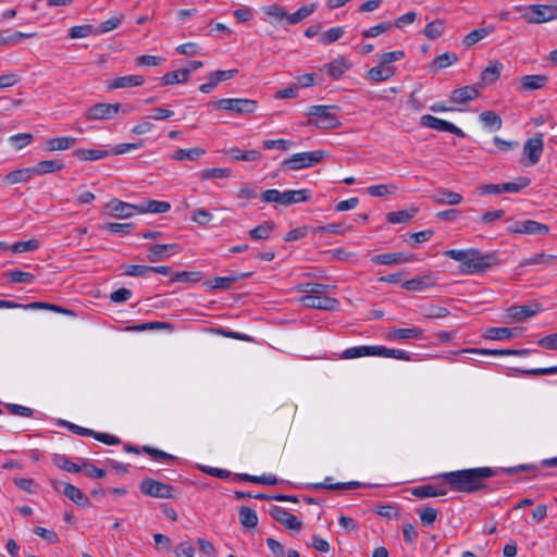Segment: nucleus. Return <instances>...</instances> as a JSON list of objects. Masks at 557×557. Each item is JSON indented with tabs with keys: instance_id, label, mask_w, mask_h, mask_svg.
<instances>
[{
	"instance_id": "obj_1",
	"label": "nucleus",
	"mask_w": 557,
	"mask_h": 557,
	"mask_svg": "<svg viewBox=\"0 0 557 557\" xmlns=\"http://www.w3.org/2000/svg\"><path fill=\"white\" fill-rule=\"evenodd\" d=\"M532 465H519L515 467H479L457 471L445 472L438 475L441 483L425 484L412 488L411 494L418 498L445 496L449 491L457 493L474 494L488 488L487 480L502 474L515 475L520 472L535 471Z\"/></svg>"
},
{
	"instance_id": "obj_2",
	"label": "nucleus",
	"mask_w": 557,
	"mask_h": 557,
	"mask_svg": "<svg viewBox=\"0 0 557 557\" xmlns=\"http://www.w3.org/2000/svg\"><path fill=\"white\" fill-rule=\"evenodd\" d=\"M444 255L460 262V273L475 274L495 268L499 264L496 252L483 253L479 249H449Z\"/></svg>"
},
{
	"instance_id": "obj_3",
	"label": "nucleus",
	"mask_w": 557,
	"mask_h": 557,
	"mask_svg": "<svg viewBox=\"0 0 557 557\" xmlns=\"http://www.w3.org/2000/svg\"><path fill=\"white\" fill-rule=\"evenodd\" d=\"M404 57L405 52L403 50H395L381 54L379 64L367 72L366 79L371 83H380L391 79L396 73V67L393 63L401 60Z\"/></svg>"
},
{
	"instance_id": "obj_4",
	"label": "nucleus",
	"mask_w": 557,
	"mask_h": 557,
	"mask_svg": "<svg viewBox=\"0 0 557 557\" xmlns=\"http://www.w3.org/2000/svg\"><path fill=\"white\" fill-rule=\"evenodd\" d=\"M336 106H311L308 110L309 125H314L322 129H334L341 126L339 117L336 113Z\"/></svg>"
},
{
	"instance_id": "obj_5",
	"label": "nucleus",
	"mask_w": 557,
	"mask_h": 557,
	"mask_svg": "<svg viewBox=\"0 0 557 557\" xmlns=\"http://www.w3.org/2000/svg\"><path fill=\"white\" fill-rule=\"evenodd\" d=\"M311 199L309 189H289L280 191L277 189H267L261 194V200L269 203H278L288 207L294 203L307 202Z\"/></svg>"
},
{
	"instance_id": "obj_6",
	"label": "nucleus",
	"mask_w": 557,
	"mask_h": 557,
	"mask_svg": "<svg viewBox=\"0 0 557 557\" xmlns=\"http://www.w3.org/2000/svg\"><path fill=\"white\" fill-rule=\"evenodd\" d=\"M521 17L527 23L541 24L557 18V7L552 4H530L522 9Z\"/></svg>"
},
{
	"instance_id": "obj_7",
	"label": "nucleus",
	"mask_w": 557,
	"mask_h": 557,
	"mask_svg": "<svg viewBox=\"0 0 557 557\" xmlns=\"http://www.w3.org/2000/svg\"><path fill=\"white\" fill-rule=\"evenodd\" d=\"M216 110L232 111L237 114H249L256 111L258 104L256 100L247 98H223L211 102Z\"/></svg>"
},
{
	"instance_id": "obj_8",
	"label": "nucleus",
	"mask_w": 557,
	"mask_h": 557,
	"mask_svg": "<svg viewBox=\"0 0 557 557\" xmlns=\"http://www.w3.org/2000/svg\"><path fill=\"white\" fill-rule=\"evenodd\" d=\"M324 158L323 150L305 151L295 153L282 162V166L288 170H301L320 163Z\"/></svg>"
},
{
	"instance_id": "obj_9",
	"label": "nucleus",
	"mask_w": 557,
	"mask_h": 557,
	"mask_svg": "<svg viewBox=\"0 0 557 557\" xmlns=\"http://www.w3.org/2000/svg\"><path fill=\"white\" fill-rule=\"evenodd\" d=\"M140 492L149 497L170 499L175 498V490L172 485L162 483L154 479H144L139 485Z\"/></svg>"
},
{
	"instance_id": "obj_10",
	"label": "nucleus",
	"mask_w": 557,
	"mask_h": 557,
	"mask_svg": "<svg viewBox=\"0 0 557 557\" xmlns=\"http://www.w3.org/2000/svg\"><path fill=\"white\" fill-rule=\"evenodd\" d=\"M121 104L120 103H96L91 106L85 112V117L88 121L96 120H111L117 115L120 112Z\"/></svg>"
},
{
	"instance_id": "obj_11",
	"label": "nucleus",
	"mask_w": 557,
	"mask_h": 557,
	"mask_svg": "<svg viewBox=\"0 0 557 557\" xmlns=\"http://www.w3.org/2000/svg\"><path fill=\"white\" fill-rule=\"evenodd\" d=\"M104 212L113 218L127 219L138 213V205H132L119 199H112L104 207Z\"/></svg>"
},
{
	"instance_id": "obj_12",
	"label": "nucleus",
	"mask_w": 557,
	"mask_h": 557,
	"mask_svg": "<svg viewBox=\"0 0 557 557\" xmlns=\"http://www.w3.org/2000/svg\"><path fill=\"white\" fill-rule=\"evenodd\" d=\"M421 124L425 127L441 131V132H448L451 134H455L458 137H465V133L461 128L457 127L455 124L438 119L431 114H425L421 117Z\"/></svg>"
},
{
	"instance_id": "obj_13",
	"label": "nucleus",
	"mask_w": 557,
	"mask_h": 557,
	"mask_svg": "<svg viewBox=\"0 0 557 557\" xmlns=\"http://www.w3.org/2000/svg\"><path fill=\"white\" fill-rule=\"evenodd\" d=\"M301 304L307 308L321 309V310H335L339 306L336 298L323 295H305L300 299Z\"/></svg>"
},
{
	"instance_id": "obj_14",
	"label": "nucleus",
	"mask_w": 557,
	"mask_h": 557,
	"mask_svg": "<svg viewBox=\"0 0 557 557\" xmlns=\"http://www.w3.org/2000/svg\"><path fill=\"white\" fill-rule=\"evenodd\" d=\"M269 513L274 520L282 523L288 530L299 531L302 527V522L283 507L272 506Z\"/></svg>"
},
{
	"instance_id": "obj_15",
	"label": "nucleus",
	"mask_w": 557,
	"mask_h": 557,
	"mask_svg": "<svg viewBox=\"0 0 557 557\" xmlns=\"http://www.w3.org/2000/svg\"><path fill=\"white\" fill-rule=\"evenodd\" d=\"M543 150H544V140H543L542 134H539L535 137L529 138L523 146V152L528 158V164L529 165L536 164L542 157Z\"/></svg>"
},
{
	"instance_id": "obj_16",
	"label": "nucleus",
	"mask_w": 557,
	"mask_h": 557,
	"mask_svg": "<svg viewBox=\"0 0 557 557\" xmlns=\"http://www.w3.org/2000/svg\"><path fill=\"white\" fill-rule=\"evenodd\" d=\"M413 260L412 256L406 252H389V253H380L375 255L371 258V261L375 264H401L408 263Z\"/></svg>"
},
{
	"instance_id": "obj_17",
	"label": "nucleus",
	"mask_w": 557,
	"mask_h": 557,
	"mask_svg": "<svg viewBox=\"0 0 557 557\" xmlns=\"http://www.w3.org/2000/svg\"><path fill=\"white\" fill-rule=\"evenodd\" d=\"M178 248L177 244H156L150 245L148 248L147 259L150 262H160L165 256L174 255Z\"/></svg>"
},
{
	"instance_id": "obj_18",
	"label": "nucleus",
	"mask_w": 557,
	"mask_h": 557,
	"mask_svg": "<svg viewBox=\"0 0 557 557\" xmlns=\"http://www.w3.org/2000/svg\"><path fill=\"white\" fill-rule=\"evenodd\" d=\"M530 352L529 349H482V348H468L459 350V354H475L482 356H527Z\"/></svg>"
},
{
	"instance_id": "obj_19",
	"label": "nucleus",
	"mask_w": 557,
	"mask_h": 557,
	"mask_svg": "<svg viewBox=\"0 0 557 557\" xmlns=\"http://www.w3.org/2000/svg\"><path fill=\"white\" fill-rule=\"evenodd\" d=\"M351 64L344 57L324 64L323 69L332 79H339L350 69Z\"/></svg>"
},
{
	"instance_id": "obj_20",
	"label": "nucleus",
	"mask_w": 557,
	"mask_h": 557,
	"mask_svg": "<svg viewBox=\"0 0 557 557\" xmlns=\"http://www.w3.org/2000/svg\"><path fill=\"white\" fill-rule=\"evenodd\" d=\"M379 355V346H355L343 350L341 354L342 359H356L368 356Z\"/></svg>"
},
{
	"instance_id": "obj_21",
	"label": "nucleus",
	"mask_w": 557,
	"mask_h": 557,
	"mask_svg": "<svg viewBox=\"0 0 557 557\" xmlns=\"http://www.w3.org/2000/svg\"><path fill=\"white\" fill-rule=\"evenodd\" d=\"M145 82L144 76L141 75H126V76H120L114 79H112L108 88L109 89H122V88H131V87H137L141 86Z\"/></svg>"
},
{
	"instance_id": "obj_22",
	"label": "nucleus",
	"mask_w": 557,
	"mask_h": 557,
	"mask_svg": "<svg viewBox=\"0 0 557 557\" xmlns=\"http://www.w3.org/2000/svg\"><path fill=\"white\" fill-rule=\"evenodd\" d=\"M423 337V330L420 327H409V329H392L387 333V339L389 341H406L409 338L420 339Z\"/></svg>"
},
{
	"instance_id": "obj_23",
	"label": "nucleus",
	"mask_w": 557,
	"mask_h": 557,
	"mask_svg": "<svg viewBox=\"0 0 557 557\" xmlns=\"http://www.w3.org/2000/svg\"><path fill=\"white\" fill-rule=\"evenodd\" d=\"M479 97V90L475 86H463L451 91L450 101L463 104Z\"/></svg>"
},
{
	"instance_id": "obj_24",
	"label": "nucleus",
	"mask_w": 557,
	"mask_h": 557,
	"mask_svg": "<svg viewBox=\"0 0 557 557\" xmlns=\"http://www.w3.org/2000/svg\"><path fill=\"white\" fill-rule=\"evenodd\" d=\"M62 493L74 502L77 506L88 507L90 506L89 498L75 485L71 483H62Z\"/></svg>"
},
{
	"instance_id": "obj_25",
	"label": "nucleus",
	"mask_w": 557,
	"mask_h": 557,
	"mask_svg": "<svg viewBox=\"0 0 557 557\" xmlns=\"http://www.w3.org/2000/svg\"><path fill=\"white\" fill-rule=\"evenodd\" d=\"M548 82V77L543 74L524 75L520 78L521 90H536L543 88Z\"/></svg>"
},
{
	"instance_id": "obj_26",
	"label": "nucleus",
	"mask_w": 557,
	"mask_h": 557,
	"mask_svg": "<svg viewBox=\"0 0 557 557\" xmlns=\"http://www.w3.org/2000/svg\"><path fill=\"white\" fill-rule=\"evenodd\" d=\"M76 141L75 137L70 136L50 138L45 143V150L48 152L64 151L72 148Z\"/></svg>"
},
{
	"instance_id": "obj_27",
	"label": "nucleus",
	"mask_w": 557,
	"mask_h": 557,
	"mask_svg": "<svg viewBox=\"0 0 557 557\" xmlns=\"http://www.w3.org/2000/svg\"><path fill=\"white\" fill-rule=\"evenodd\" d=\"M435 285V280L432 275L417 276L403 283V288L412 292H422Z\"/></svg>"
},
{
	"instance_id": "obj_28",
	"label": "nucleus",
	"mask_w": 557,
	"mask_h": 557,
	"mask_svg": "<svg viewBox=\"0 0 557 557\" xmlns=\"http://www.w3.org/2000/svg\"><path fill=\"white\" fill-rule=\"evenodd\" d=\"M64 168L65 164L62 160H42L33 166V172L35 175H46L49 173L61 171Z\"/></svg>"
},
{
	"instance_id": "obj_29",
	"label": "nucleus",
	"mask_w": 557,
	"mask_h": 557,
	"mask_svg": "<svg viewBox=\"0 0 557 557\" xmlns=\"http://www.w3.org/2000/svg\"><path fill=\"white\" fill-rule=\"evenodd\" d=\"M504 65L499 61H492L481 73V82L484 85L496 82L502 73Z\"/></svg>"
},
{
	"instance_id": "obj_30",
	"label": "nucleus",
	"mask_w": 557,
	"mask_h": 557,
	"mask_svg": "<svg viewBox=\"0 0 557 557\" xmlns=\"http://www.w3.org/2000/svg\"><path fill=\"white\" fill-rule=\"evenodd\" d=\"M225 154H227L232 160L235 161H256L261 157V152L255 149L251 150H240L238 147H232L225 150Z\"/></svg>"
},
{
	"instance_id": "obj_31",
	"label": "nucleus",
	"mask_w": 557,
	"mask_h": 557,
	"mask_svg": "<svg viewBox=\"0 0 557 557\" xmlns=\"http://www.w3.org/2000/svg\"><path fill=\"white\" fill-rule=\"evenodd\" d=\"M494 32V26L490 25L487 27L476 28L469 34H467L462 39V45L465 48H470L474 46L480 40L487 37L490 34Z\"/></svg>"
},
{
	"instance_id": "obj_32",
	"label": "nucleus",
	"mask_w": 557,
	"mask_h": 557,
	"mask_svg": "<svg viewBox=\"0 0 557 557\" xmlns=\"http://www.w3.org/2000/svg\"><path fill=\"white\" fill-rule=\"evenodd\" d=\"M432 198L440 205H458L462 201V196L460 194L448 189H437Z\"/></svg>"
},
{
	"instance_id": "obj_33",
	"label": "nucleus",
	"mask_w": 557,
	"mask_h": 557,
	"mask_svg": "<svg viewBox=\"0 0 557 557\" xmlns=\"http://www.w3.org/2000/svg\"><path fill=\"white\" fill-rule=\"evenodd\" d=\"M171 205L168 201H160V200H148L146 202H143L138 205V213H165L170 211Z\"/></svg>"
},
{
	"instance_id": "obj_34",
	"label": "nucleus",
	"mask_w": 557,
	"mask_h": 557,
	"mask_svg": "<svg viewBox=\"0 0 557 557\" xmlns=\"http://www.w3.org/2000/svg\"><path fill=\"white\" fill-rule=\"evenodd\" d=\"M521 234L528 235H546L549 232L548 225L534 220H523L521 225Z\"/></svg>"
},
{
	"instance_id": "obj_35",
	"label": "nucleus",
	"mask_w": 557,
	"mask_h": 557,
	"mask_svg": "<svg viewBox=\"0 0 557 557\" xmlns=\"http://www.w3.org/2000/svg\"><path fill=\"white\" fill-rule=\"evenodd\" d=\"M318 8L317 2H312L306 5L300 7L296 12L289 14L288 13V24L296 25L310 16Z\"/></svg>"
},
{
	"instance_id": "obj_36",
	"label": "nucleus",
	"mask_w": 557,
	"mask_h": 557,
	"mask_svg": "<svg viewBox=\"0 0 557 557\" xmlns=\"http://www.w3.org/2000/svg\"><path fill=\"white\" fill-rule=\"evenodd\" d=\"M73 156L83 161H96L110 156V151L100 149H76Z\"/></svg>"
},
{
	"instance_id": "obj_37",
	"label": "nucleus",
	"mask_w": 557,
	"mask_h": 557,
	"mask_svg": "<svg viewBox=\"0 0 557 557\" xmlns=\"http://www.w3.org/2000/svg\"><path fill=\"white\" fill-rule=\"evenodd\" d=\"M361 484L357 481H350L346 483H334L333 479L330 476H326L322 483H319L315 485L317 488H326V490H333V491H342V490H355L360 487Z\"/></svg>"
},
{
	"instance_id": "obj_38",
	"label": "nucleus",
	"mask_w": 557,
	"mask_h": 557,
	"mask_svg": "<svg viewBox=\"0 0 557 557\" xmlns=\"http://www.w3.org/2000/svg\"><path fill=\"white\" fill-rule=\"evenodd\" d=\"M35 174L32 168H24L20 170L12 171L7 174L5 182L9 184H17L28 182Z\"/></svg>"
},
{
	"instance_id": "obj_39",
	"label": "nucleus",
	"mask_w": 557,
	"mask_h": 557,
	"mask_svg": "<svg viewBox=\"0 0 557 557\" xmlns=\"http://www.w3.org/2000/svg\"><path fill=\"white\" fill-rule=\"evenodd\" d=\"M479 120L485 127L493 131L500 129L503 125L500 116L494 111H483L479 115Z\"/></svg>"
},
{
	"instance_id": "obj_40",
	"label": "nucleus",
	"mask_w": 557,
	"mask_h": 557,
	"mask_svg": "<svg viewBox=\"0 0 557 557\" xmlns=\"http://www.w3.org/2000/svg\"><path fill=\"white\" fill-rule=\"evenodd\" d=\"M206 153V150L202 148H190V149H178L172 154L173 160L183 161V160H198Z\"/></svg>"
},
{
	"instance_id": "obj_41",
	"label": "nucleus",
	"mask_w": 557,
	"mask_h": 557,
	"mask_svg": "<svg viewBox=\"0 0 557 557\" xmlns=\"http://www.w3.org/2000/svg\"><path fill=\"white\" fill-rule=\"evenodd\" d=\"M239 522L246 529H252L258 524V516L256 511L249 507L242 506L239 508Z\"/></svg>"
},
{
	"instance_id": "obj_42",
	"label": "nucleus",
	"mask_w": 557,
	"mask_h": 557,
	"mask_svg": "<svg viewBox=\"0 0 557 557\" xmlns=\"http://www.w3.org/2000/svg\"><path fill=\"white\" fill-rule=\"evenodd\" d=\"M262 12L270 18L275 22H281L283 20L288 24V13L287 11L278 4H270L262 8Z\"/></svg>"
},
{
	"instance_id": "obj_43",
	"label": "nucleus",
	"mask_w": 557,
	"mask_h": 557,
	"mask_svg": "<svg viewBox=\"0 0 557 557\" xmlns=\"http://www.w3.org/2000/svg\"><path fill=\"white\" fill-rule=\"evenodd\" d=\"M540 310L539 306L533 309L531 306H513L509 309L510 317L517 321H523L533 317Z\"/></svg>"
},
{
	"instance_id": "obj_44",
	"label": "nucleus",
	"mask_w": 557,
	"mask_h": 557,
	"mask_svg": "<svg viewBox=\"0 0 557 557\" xmlns=\"http://www.w3.org/2000/svg\"><path fill=\"white\" fill-rule=\"evenodd\" d=\"M377 357L394 358V359L404 360V361L412 360V354L401 350V349H389L384 346H379Z\"/></svg>"
},
{
	"instance_id": "obj_45",
	"label": "nucleus",
	"mask_w": 557,
	"mask_h": 557,
	"mask_svg": "<svg viewBox=\"0 0 557 557\" xmlns=\"http://www.w3.org/2000/svg\"><path fill=\"white\" fill-rule=\"evenodd\" d=\"M274 225L272 222H263L262 224H259L258 226L250 230L249 237L252 240L267 239L270 237Z\"/></svg>"
},
{
	"instance_id": "obj_46",
	"label": "nucleus",
	"mask_w": 557,
	"mask_h": 557,
	"mask_svg": "<svg viewBox=\"0 0 557 557\" xmlns=\"http://www.w3.org/2000/svg\"><path fill=\"white\" fill-rule=\"evenodd\" d=\"M531 181L528 177H518L515 182H507L502 184V193L516 194L527 188Z\"/></svg>"
},
{
	"instance_id": "obj_47",
	"label": "nucleus",
	"mask_w": 557,
	"mask_h": 557,
	"mask_svg": "<svg viewBox=\"0 0 557 557\" xmlns=\"http://www.w3.org/2000/svg\"><path fill=\"white\" fill-rule=\"evenodd\" d=\"M417 211L418 210L416 208H411L409 210H399V211L389 212L387 214V221L389 223H394V224L406 223V222L410 221L416 215Z\"/></svg>"
},
{
	"instance_id": "obj_48",
	"label": "nucleus",
	"mask_w": 557,
	"mask_h": 557,
	"mask_svg": "<svg viewBox=\"0 0 557 557\" xmlns=\"http://www.w3.org/2000/svg\"><path fill=\"white\" fill-rule=\"evenodd\" d=\"M35 34H27L22 32H13V33H1L0 34V45L2 46H11L20 42L23 39L32 38Z\"/></svg>"
},
{
	"instance_id": "obj_49",
	"label": "nucleus",
	"mask_w": 557,
	"mask_h": 557,
	"mask_svg": "<svg viewBox=\"0 0 557 557\" xmlns=\"http://www.w3.org/2000/svg\"><path fill=\"white\" fill-rule=\"evenodd\" d=\"M161 81L163 85L185 83L188 81V72L184 71L183 69L168 72L162 76Z\"/></svg>"
},
{
	"instance_id": "obj_50",
	"label": "nucleus",
	"mask_w": 557,
	"mask_h": 557,
	"mask_svg": "<svg viewBox=\"0 0 557 557\" xmlns=\"http://www.w3.org/2000/svg\"><path fill=\"white\" fill-rule=\"evenodd\" d=\"M200 180L208 181L213 178H224L231 176V169L227 168H212L206 169L199 174Z\"/></svg>"
},
{
	"instance_id": "obj_51",
	"label": "nucleus",
	"mask_w": 557,
	"mask_h": 557,
	"mask_svg": "<svg viewBox=\"0 0 557 557\" xmlns=\"http://www.w3.org/2000/svg\"><path fill=\"white\" fill-rule=\"evenodd\" d=\"M444 28H445L444 22L442 20H435V21L430 22L425 26L424 35L429 39L434 40V39L438 38L443 34Z\"/></svg>"
},
{
	"instance_id": "obj_52",
	"label": "nucleus",
	"mask_w": 557,
	"mask_h": 557,
	"mask_svg": "<svg viewBox=\"0 0 557 557\" xmlns=\"http://www.w3.org/2000/svg\"><path fill=\"white\" fill-rule=\"evenodd\" d=\"M9 280L13 283H25L32 284L35 281V275L30 272H24L21 270H12L7 273Z\"/></svg>"
},
{
	"instance_id": "obj_53",
	"label": "nucleus",
	"mask_w": 557,
	"mask_h": 557,
	"mask_svg": "<svg viewBox=\"0 0 557 557\" xmlns=\"http://www.w3.org/2000/svg\"><path fill=\"white\" fill-rule=\"evenodd\" d=\"M554 260H555V256H553V255L537 253L531 258L524 259L521 262V265L527 267V265L543 264L545 267H548L553 263Z\"/></svg>"
},
{
	"instance_id": "obj_54",
	"label": "nucleus",
	"mask_w": 557,
	"mask_h": 557,
	"mask_svg": "<svg viewBox=\"0 0 557 557\" xmlns=\"http://www.w3.org/2000/svg\"><path fill=\"white\" fill-rule=\"evenodd\" d=\"M458 61V57L455 52H445L440 55H437L434 61L433 65L436 69H445L453 64H455Z\"/></svg>"
},
{
	"instance_id": "obj_55",
	"label": "nucleus",
	"mask_w": 557,
	"mask_h": 557,
	"mask_svg": "<svg viewBox=\"0 0 557 557\" xmlns=\"http://www.w3.org/2000/svg\"><path fill=\"white\" fill-rule=\"evenodd\" d=\"M344 34H345V30L343 27H339V26L332 27L322 34V36L320 38V42L323 45L333 44L336 40H338L339 38H342L344 36Z\"/></svg>"
},
{
	"instance_id": "obj_56",
	"label": "nucleus",
	"mask_w": 557,
	"mask_h": 557,
	"mask_svg": "<svg viewBox=\"0 0 557 557\" xmlns=\"http://www.w3.org/2000/svg\"><path fill=\"white\" fill-rule=\"evenodd\" d=\"M121 23H122V17H120V16L110 17L109 20L100 23L98 26H95V28H96L95 35H101V34H106L111 30H114L115 28H117L121 25Z\"/></svg>"
},
{
	"instance_id": "obj_57",
	"label": "nucleus",
	"mask_w": 557,
	"mask_h": 557,
	"mask_svg": "<svg viewBox=\"0 0 557 557\" xmlns=\"http://www.w3.org/2000/svg\"><path fill=\"white\" fill-rule=\"evenodd\" d=\"M39 248V242L36 238H32L25 242H16L11 246V250L14 253H22L26 251H34Z\"/></svg>"
},
{
	"instance_id": "obj_58",
	"label": "nucleus",
	"mask_w": 557,
	"mask_h": 557,
	"mask_svg": "<svg viewBox=\"0 0 557 557\" xmlns=\"http://www.w3.org/2000/svg\"><path fill=\"white\" fill-rule=\"evenodd\" d=\"M513 336L512 329L509 327H490L486 331V337L491 339H508Z\"/></svg>"
},
{
	"instance_id": "obj_59",
	"label": "nucleus",
	"mask_w": 557,
	"mask_h": 557,
	"mask_svg": "<svg viewBox=\"0 0 557 557\" xmlns=\"http://www.w3.org/2000/svg\"><path fill=\"white\" fill-rule=\"evenodd\" d=\"M95 26L94 25H89V24H86V25H78V26H73L70 28L69 30V36L70 38H85V37H88L89 35H95Z\"/></svg>"
},
{
	"instance_id": "obj_60",
	"label": "nucleus",
	"mask_w": 557,
	"mask_h": 557,
	"mask_svg": "<svg viewBox=\"0 0 557 557\" xmlns=\"http://www.w3.org/2000/svg\"><path fill=\"white\" fill-rule=\"evenodd\" d=\"M34 136L29 133H20L9 138L15 149L20 150L33 143Z\"/></svg>"
},
{
	"instance_id": "obj_61",
	"label": "nucleus",
	"mask_w": 557,
	"mask_h": 557,
	"mask_svg": "<svg viewBox=\"0 0 557 557\" xmlns=\"http://www.w3.org/2000/svg\"><path fill=\"white\" fill-rule=\"evenodd\" d=\"M54 465L71 473H77L82 471V465L79 466L75 462H72L65 456L61 455L54 457Z\"/></svg>"
},
{
	"instance_id": "obj_62",
	"label": "nucleus",
	"mask_w": 557,
	"mask_h": 557,
	"mask_svg": "<svg viewBox=\"0 0 557 557\" xmlns=\"http://www.w3.org/2000/svg\"><path fill=\"white\" fill-rule=\"evenodd\" d=\"M262 147L267 150L280 149L287 151L293 147V143L286 139H265L262 141Z\"/></svg>"
},
{
	"instance_id": "obj_63",
	"label": "nucleus",
	"mask_w": 557,
	"mask_h": 557,
	"mask_svg": "<svg viewBox=\"0 0 557 557\" xmlns=\"http://www.w3.org/2000/svg\"><path fill=\"white\" fill-rule=\"evenodd\" d=\"M421 523L425 527H431L437 518V510L433 507H426L418 510Z\"/></svg>"
},
{
	"instance_id": "obj_64",
	"label": "nucleus",
	"mask_w": 557,
	"mask_h": 557,
	"mask_svg": "<svg viewBox=\"0 0 557 557\" xmlns=\"http://www.w3.org/2000/svg\"><path fill=\"white\" fill-rule=\"evenodd\" d=\"M190 219L198 225L206 226L213 219V215L208 210L203 208H198L194 210Z\"/></svg>"
}]
</instances>
